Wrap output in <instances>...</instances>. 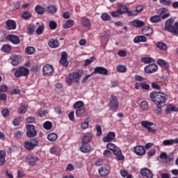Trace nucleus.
Masks as SVG:
<instances>
[{
  "mask_svg": "<svg viewBox=\"0 0 178 178\" xmlns=\"http://www.w3.org/2000/svg\"><path fill=\"white\" fill-rule=\"evenodd\" d=\"M88 124H89L88 121H86V122H83V123L81 124V128L83 130H86V129H88Z\"/></svg>",
  "mask_w": 178,
  "mask_h": 178,
  "instance_id": "338daca9",
  "label": "nucleus"
},
{
  "mask_svg": "<svg viewBox=\"0 0 178 178\" xmlns=\"http://www.w3.org/2000/svg\"><path fill=\"white\" fill-rule=\"evenodd\" d=\"M102 19L104 22H106V20H109L111 19V15H109L108 13H103L102 15Z\"/></svg>",
  "mask_w": 178,
  "mask_h": 178,
  "instance_id": "69168bd1",
  "label": "nucleus"
},
{
  "mask_svg": "<svg viewBox=\"0 0 178 178\" xmlns=\"http://www.w3.org/2000/svg\"><path fill=\"white\" fill-rule=\"evenodd\" d=\"M43 127L46 130H51L52 129V122L47 121L43 124Z\"/></svg>",
  "mask_w": 178,
  "mask_h": 178,
  "instance_id": "de8ad7c7",
  "label": "nucleus"
},
{
  "mask_svg": "<svg viewBox=\"0 0 178 178\" xmlns=\"http://www.w3.org/2000/svg\"><path fill=\"white\" fill-rule=\"evenodd\" d=\"M158 71V65L155 63L149 64L145 67V73H155V72Z\"/></svg>",
  "mask_w": 178,
  "mask_h": 178,
  "instance_id": "9d476101",
  "label": "nucleus"
},
{
  "mask_svg": "<svg viewBox=\"0 0 178 178\" xmlns=\"http://www.w3.org/2000/svg\"><path fill=\"white\" fill-rule=\"evenodd\" d=\"M159 2L161 5H164V6H170L172 5V1L170 0H159Z\"/></svg>",
  "mask_w": 178,
  "mask_h": 178,
  "instance_id": "864d4df0",
  "label": "nucleus"
},
{
  "mask_svg": "<svg viewBox=\"0 0 178 178\" xmlns=\"http://www.w3.org/2000/svg\"><path fill=\"white\" fill-rule=\"evenodd\" d=\"M134 42L138 44V42H147V37L144 35H138L134 38Z\"/></svg>",
  "mask_w": 178,
  "mask_h": 178,
  "instance_id": "393cba45",
  "label": "nucleus"
},
{
  "mask_svg": "<svg viewBox=\"0 0 178 178\" xmlns=\"http://www.w3.org/2000/svg\"><path fill=\"white\" fill-rule=\"evenodd\" d=\"M140 88L142 90H149V84L147 83V82H140Z\"/></svg>",
  "mask_w": 178,
  "mask_h": 178,
  "instance_id": "6e6d98bb",
  "label": "nucleus"
},
{
  "mask_svg": "<svg viewBox=\"0 0 178 178\" xmlns=\"http://www.w3.org/2000/svg\"><path fill=\"white\" fill-rule=\"evenodd\" d=\"M140 108L143 111H147L148 109V102L143 101L140 103Z\"/></svg>",
  "mask_w": 178,
  "mask_h": 178,
  "instance_id": "4d7b16f0",
  "label": "nucleus"
},
{
  "mask_svg": "<svg viewBox=\"0 0 178 178\" xmlns=\"http://www.w3.org/2000/svg\"><path fill=\"white\" fill-rule=\"evenodd\" d=\"M149 97L157 107L154 109V113L161 115L162 113V108L166 105L168 95L162 92L154 91L150 93Z\"/></svg>",
  "mask_w": 178,
  "mask_h": 178,
  "instance_id": "f257e3e1",
  "label": "nucleus"
},
{
  "mask_svg": "<svg viewBox=\"0 0 178 178\" xmlns=\"http://www.w3.org/2000/svg\"><path fill=\"white\" fill-rule=\"evenodd\" d=\"M109 106L111 111H117L119 108V102H118V97L116 96L111 95L110 98Z\"/></svg>",
  "mask_w": 178,
  "mask_h": 178,
  "instance_id": "0eeeda50",
  "label": "nucleus"
},
{
  "mask_svg": "<svg viewBox=\"0 0 178 178\" xmlns=\"http://www.w3.org/2000/svg\"><path fill=\"white\" fill-rule=\"evenodd\" d=\"M83 105L84 102H83L82 101H79L74 104V108H75V109H81Z\"/></svg>",
  "mask_w": 178,
  "mask_h": 178,
  "instance_id": "49530a36",
  "label": "nucleus"
},
{
  "mask_svg": "<svg viewBox=\"0 0 178 178\" xmlns=\"http://www.w3.org/2000/svg\"><path fill=\"white\" fill-rule=\"evenodd\" d=\"M151 23H159L161 22V15H154L149 19Z\"/></svg>",
  "mask_w": 178,
  "mask_h": 178,
  "instance_id": "e433bc0d",
  "label": "nucleus"
},
{
  "mask_svg": "<svg viewBox=\"0 0 178 178\" xmlns=\"http://www.w3.org/2000/svg\"><path fill=\"white\" fill-rule=\"evenodd\" d=\"M20 118H16L13 121V124L15 126H19L20 124Z\"/></svg>",
  "mask_w": 178,
  "mask_h": 178,
  "instance_id": "774afa93",
  "label": "nucleus"
},
{
  "mask_svg": "<svg viewBox=\"0 0 178 178\" xmlns=\"http://www.w3.org/2000/svg\"><path fill=\"white\" fill-rule=\"evenodd\" d=\"M42 70L44 76H52L54 74V67L51 65H44Z\"/></svg>",
  "mask_w": 178,
  "mask_h": 178,
  "instance_id": "1a4fd4ad",
  "label": "nucleus"
},
{
  "mask_svg": "<svg viewBox=\"0 0 178 178\" xmlns=\"http://www.w3.org/2000/svg\"><path fill=\"white\" fill-rule=\"evenodd\" d=\"M84 73V71L82 70H79L77 72L70 73L66 78V82L67 84H70V86H72V83H77L79 81V77H81Z\"/></svg>",
  "mask_w": 178,
  "mask_h": 178,
  "instance_id": "7ed1b4c3",
  "label": "nucleus"
},
{
  "mask_svg": "<svg viewBox=\"0 0 178 178\" xmlns=\"http://www.w3.org/2000/svg\"><path fill=\"white\" fill-rule=\"evenodd\" d=\"M7 40L15 45H19V44H20V38L15 35H8L7 36Z\"/></svg>",
  "mask_w": 178,
  "mask_h": 178,
  "instance_id": "4468645a",
  "label": "nucleus"
},
{
  "mask_svg": "<svg viewBox=\"0 0 178 178\" xmlns=\"http://www.w3.org/2000/svg\"><path fill=\"white\" fill-rule=\"evenodd\" d=\"M22 60V57L20 56H12L10 57V63L13 65V66H17L19 65V62Z\"/></svg>",
  "mask_w": 178,
  "mask_h": 178,
  "instance_id": "412c9836",
  "label": "nucleus"
},
{
  "mask_svg": "<svg viewBox=\"0 0 178 178\" xmlns=\"http://www.w3.org/2000/svg\"><path fill=\"white\" fill-rule=\"evenodd\" d=\"M35 11L36 12V13H38V15H44L46 10L40 5H38L35 7Z\"/></svg>",
  "mask_w": 178,
  "mask_h": 178,
  "instance_id": "2f4dec72",
  "label": "nucleus"
},
{
  "mask_svg": "<svg viewBox=\"0 0 178 178\" xmlns=\"http://www.w3.org/2000/svg\"><path fill=\"white\" fill-rule=\"evenodd\" d=\"M113 154L116 156L117 161H123L124 156L122 155V150L116 146V147L113 150Z\"/></svg>",
  "mask_w": 178,
  "mask_h": 178,
  "instance_id": "2eb2a0df",
  "label": "nucleus"
},
{
  "mask_svg": "<svg viewBox=\"0 0 178 178\" xmlns=\"http://www.w3.org/2000/svg\"><path fill=\"white\" fill-rule=\"evenodd\" d=\"M37 161H38V157L37 156H29L26 159V162H28L30 166L37 165Z\"/></svg>",
  "mask_w": 178,
  "mask_h": 178,
  "instance_id": "dca6fc26",
  "label": "nucleus"
},
{
  "mask_svg": "<svg viewBox=\"0 0 178 178\" xmlns=\"http://www.w3.org/2000/svg\"><path fill=\"white\" fill-rule=\"evenodd\" d=\"M90 149H91V147H90V145L87 144L83 143V145L81 146V152H84L85 154H87V152H89Z\"/></svg>",
  "mask_w": 178,
  "mask_h": 178,
  "instance_id": "72a5a7b5",
  "label": "nucleus"
},
{
  "mask_svg": "<svg viewBox=\"0 0 178 178\" xmlns=\"http://www.w3.org/2000/svg\"><path fill=\"white\" fill-rule=\"evenodd\" d=\"M59 151H60V149L56 146H54L50 149V152L53 155H58V154H59Z\"/></svg>",
  "mask_w": 178,
  "mask_h": 178,
  "instance_id": "79ce46f5",
  "label": "nucleus"
},
{
  "mask_svg": "<svg viewBox=\"0 0 178 178\" xmlns=\"http://www.w3.org/2000/svg\"><path fill=\"white\" fill-rule=\"evenodd\" d=\"M156 48L161 49V51H168V45L163 42H158L156 44Z\"/></svg>",
  "mask_w": 178,
  "mask_h": 178,
  "instance_id": "cd10ccee",
  "label": "nucleus"
},
{
  "mask_svg": "<svg viewBox=\"0 0 178 178\" xmlns=\"http://www.w3.org/2000/svg\"><path fill=\"white\" fill-rule=\"evenodd\" d=\"M176 111L177 110H176V107H175V106L170 105L167 107L165 110V113L168 115V113H171V112Z\"/></svg>",
  "mask_w": 178,
  "mask_h": 178,
  "instance_id": "c03bdc74",
  "label": "nucleus"
},
{
  "mask_svg": "<svg viewBox=\"0 0 178 178\" xmlns=\"http://www.w3.org/2000/svg\"><path fill=\"white\" fill-rule=\"evenodd\" d=\"M134 12H135V15H132L131 16H137L138 13H141V12H143V6H138L136 8V10H134L131 11L132 13Z\"/></svg>",
  "mask_w": 178,
  "mask_h": 178,
  "instance_id": "ea45409f",
  "label": "nucleus"
},
{
  "mask_svg": "<svg viewBox=\"0 0 178 178\" xmlns=\"http://www.w3.org/2000/svg\"><path fill=\"white\" fill-rule=\"evenodd\" d=\"M123 13H124V12L122 11V10L120 8H119L115 11H113L111 13V16L113 17H119V16H122V15H123Z\"/></svg>",
  "mask_w": 178,
  "mask_h": 178,
  "instance_id": "473e14b6",
  "label": "nucleus"
},
{
  "mask_svg": "<svg viewBox=\"0 0 178 178\" xmlns=\"http://www.w3.org/2000/svg\"><path fill=\"white\" fill-rule=\"evenodd\" d=\"M5 158H6V153L3 150H0V166L5 165Z\"/></svg>",
  "mask_w": 178,
  "mask_h": 178,
  "instance_id": "c756f323",
  "label": "nucleus"
},
{
  "mask_svg": "<svg viewBox=\"0 0 178 178\" xmlns=\"http://www.w3.org/2000/svg\"><path fill=\"white\" fill-rule=\"evenodd\" d=\"M1 114H2V116H3V118H8V116L10 115V111H9V109L5 108L2 110Z\"/></svg>",
  "mask_w": 178,
  "mask_h": 178,
  "instance_id": "13d9d810",
  "label": "nucleus"
},
{
  "mask_svg": "<svg viewBox=\"0 0 178 178\" xmlns=\"http://www.w3.org/2000/svg\"><path fill=\"white\" fill-rule=\"evenodd\" d=\"M157 63H158V65H159V66H161V67H165V69L168 68V67L169 66L168 63L165 60H163V59H159L157 60Z\"/></svg>",
  "mask_w": 178,
  "mask_h": 178,
  "instance_id": "4c0bfd02",
  "label": "nucleus"
},
{
  "mask_svg": "<svg viewBox=\"0 0 178 178\" xmlns=\"http://www.w3.org/2000/svg\"><path fill=\"white\" fill-rule=\"evenodd\" d=\"M118 9H121V12L122 13V15H127V16L131 17L132 15H136V12L131 13V10H129V8H127V6L123 5L122 3L118 4Z\"/></svg>",
  "mask_w": 178,
  "mask_h": 178,
  "instance_id": "6e6552de",
  "label": "nucleus"
},
{
  "mask_svg": "<svg viewBox=\"0 0 178 178\" xmlns=\"http://www.w3.org/2000/svg\"><path fill=\"white\" fill-rule=\"evenodd\" d=\"M140 174L142 175V176H145L147 178L154 177V174H152L151 170L147 168H142L140 170Z\"/></svg>",
  "mask_w": 178,
  "mask_h": 178,
  "instance_id": "f3484780",
  "label": "nucleus"
},
{
  "mask_svg": "<svg viewBox=\"0 0 178 178\" xmlns=\"http://www.w3.org/2000/svg\"><path fill=\"white\" fill-rule=\"evenodd\" d=\"M142 32H143V34H144V35H147L148 37L152 35V33H154V29H152V28L149 26H145L142 29Z\"/></svg>",
  "mask_w": 178,
  "mask_h": 178,
  "instance_id": "b1692460",
  "label": "nucleus"
},
{
  "mask_svg": "<svg viewBox=\"0 0 178 178\" xmlns=\"http://www.w3.org/2000/svg\"><path fill=\"white\" fill-rule=\"evenodd\" d=\"M42 33H44V25H40L36 29V33L38 34V35H40L42 34Z\"/></svg>",
  "mask_w": 178,
  "mask_h": 178,
  "instance_id": "052dcab7",
  "label": "nucleus"
},
{
  "mask_svg": "<svg viewBox=\"0 0 178 178\" xmlns=\"http://www.w3.org/2000/svg\"><path fill=\"white\" fill-rule=\"evenodd\" d=\"M161 12L159 14V16H161V19H162L163 20H165V19H168L169 16H170V13H166L168 12V9L166 8H161ZM165 13V14H163Z\"/></svg>",
  "mask_w": 178,
  "mask_h": 178,
  "instance_id": "bb28decb",
  "label": "nucleus"
},
{
  "mask_svg": "<svg viewBox=\"0 0 178 178\" xmlns=\"http://www.w3.org/2000/svg\"><path fill=\"white\" fill-rule=\"evenodd\" d=\"M115 137H116L115 132H108L107 136L103 138V141L104 143H111L112 140L115 139Z\"/></svg>",
  "mask_w": 178,
  "mask_h": 178,
  "instance_id": "a211bd4d",
  "label": "nucleus"
},
{
  "mask_svg": "<svg viewBox=\"0 0 178 178\" xmlns=\"http://www.w3.org/2000/svg\"><path fill=\"white\" fill-rule=\"evenodd\" d=\"M99 173L102 177H105V176L109 175V169L106 166H103L99 169Z\"/></svg>",
  "mask_w": 178,
  "mask_h": 178,
  "instance_id": "5701e85b",
  "label": "nucleus"
},
{
  "mask_svg": "<svg viewBox=\"0 0 178 178\" xmlns=\"http://www.w3.org/2000/svg\"><path fill=\"white\" fill-rule=\"evenodd\" d=\"M141 125L143 127L146 129L149 133H155L156 131V129H155V127H156V124H154L153 122H149L148 121H142Z\"/></svg>",
  "mask_w": 178,
  "mask_h": 178,
  "instance_id": "39448f33",
  "label": "nucleus"
},
{
  "mask_svg": "<svg viewBox=\"0 0 178 178\" xmlns=\"http://www.w3.org/2000/svg\"><path fill=\"white\" fill-rule=\"evenodd\" d=\"M91 140H92V134L88 132L82 138V143L83 144H88V143H91Z\"/></svg>",
  "mask_w": 178,
  "mask_h": 178,
  "instance_id": "aec40b11",
  "label": "nucleus"
},
{
  "mask_svg": "<svg viewBox=\"0 0 178 178\" xmlns=\"http://www.w3.org/2000/svg\"><path fill=\"white\" fill-rule=\"evenodd\" d=\"M95 129L97 131L96 136H97V137L102 136V129L101 128V125L97 124L95 127Z\"/></svg>",
  "mask_w": 178,
  "mask_h": 178,
  "instance_id": "603ef678",
  "label": "nucleus"
},
{
  "mask_svg": "<svg viewBox=\"0 0 178 178\" xmlns=\"http://www.w3.org/2000/svg\"><path fill=\"white\" fill-rule=\"evenodd\" d=\"M29 74H30V70H29V69L24 67H20L16 70L14 76L17 79H19V77L22 76L27 77Z\"/></svg>",
  "mask_w": 178,
  "mask_h": 178,
  "instance_id": "20e7f679",
  "label": "nucleus"
},
{
  "mask_svg": "<svg viewBox=\"0 0 178 178\" xmlns=\"http://www.w3.org/2000/svg\"><path fill=\"white\" fill-rule=\"evenodd\" d=\"M86 113H87V111L84 107H82L81 108H77L76 110V115L77 118H81V116H86Z\"/></svg>",
  "mask_w": 178,
  "mask_h": 178,
  "instance_id": "a878e982",
  "label": "nucleus"
},
{
  "mask_svg": "<svg viewBox=\"0 0 178 178\" xmlns=\"http://www.w3.org/2000/svg\"><path fill=\"white\" fill-rule=\"evenodd\" d=\"M11 50L12 47L9 44H4L1 48L3 52H10Z\"/></svg>",
  "mask_w": 178,
  "mask_h": 178,
  "instance_id": "8fccbe9b",
  "label": "nucleus"
},
{
  "mask_svg": "<svg viewBox=\"0 0 178 178\" xmlns=\"http://www.w3.org/2000/svg\"><path fill=\"white\" fill-rule=\"evenodd\" d=\"M6 24L7 26V30H15L16 29V22L12 19H8Z\"/></svg>",
  "mask_w": 178,
  "mask_h": 178,
  "instance_id": "4be33fe9",
  "label": "nucleus"
},
{
  "mask_svg": "<svg viewBox=\"0 0 178 178\" xmlns=\"http://www.w3.org/2000/svg\"><path fill=\"white\" fill-rule=\"evenodd\" d=\"M94 59H95V57H90L88 59H86L84 63V66H88V65H91L92 62H94Z\"/></svg>",
  "mask_w": 178,
  "mask_h": 178,
  "instance_id": "bf43d9fd",
  "label": "nucleus"
},
{
  "mask_svg": "<svg viewBox=\"0 0 178 178\" xmlns=\"http://www.w3.org/2000/svg\"><path fill=\"white\" fill-rule=\"evenodd\" d=\"M92 74H102L103 76H106V74H108V70L103 67H96L94 69Z\"/></svg>",
  "mask_w": 178,
  "mask_h": 178,
  "instance_id": "f8f14e48",
  "label": "nucleus"
},
{
  "mask_svg": "<svg viewBox=\"0 0 178 178\" xmlns=\"http://www.w3.org/2000/svg\"><path fill=\"white\" fill-rule=\"evenodd\" d=\"M35 30V28L34 27V26L31 25L29 26V27H28L27 33L31 35L34 34Z\"/></svg>",
  "mask_w": 178,
  "mask_h": 178,
  "instance_id": "0e129e2a",
  "label": "nucleus"
},
{
  "mask_svg": "<svg viewBox=\"0 0 178 178\" xmlns=\"http://www.w3.org/2000/svg\"><path fill=\"white\" fill-rule=\"evenodd\" d=\"M49 27L51 30H55L56 27H58V24H56L55 21H51L49 23Z\"/></svg>",
  "mask_w": 178,
  "mask_h": 178,
  "instance_id": "5fc2aeb1",
  "label": "nucleus"
},
{
  "mask_svg": "<svg viewBox=\"0 0 178 178\" xmlns=\"http://www.w3.org/2000/svg\"><path fill=\"white\" fill-rule=\"evenodd\" d=\"M49 46L50 48H58L59 47V41L58 40L51 39L49 41Z\"/></svg>",
  "mask_w": 178,
  "mask_h": 178,
  "instance_id": "7c9ffc66",
  "label": "nucleus"
},
{
  "mask_svg": "<svg viewBox=\"0 0 178 178\" xmlns=\"http://www.w3.org/2000/svg\"><path fill=\"white\" fill-rule=\"evenodd\" d=\"M24 147L26 148V149H29V151L34 149V146L31 142L29 141H26L24 143Z\"/></svg>",
  "mask_w": 178,
  "mask_h": 178,
  "instance_id": "37998d69",
  "label": "nucleus"
},
{
  "mask_svg": "<svg viewBox=\"0 0 178 178\" xmlns=\"http://www.w3.org/2000/svg\"><path fill=\"white\" fill-rule=\"evenodd\" d=\"M47 12L50 15H54L56 12H58V8L55 6L49 5L47 7Z\"/></svg>",
  "mask_w": 178,
  "mask_h": 178,
  "instance_id": "c85d7f7f",
  "label": "nucleus"
},
{
  "mask_svg": "<svg viewBox=\"0 0 178 178\" xmlns=\"http://www.w3.org/2000/svg\"><path fill=\"white\" fill-rule=\"evenodd\" d=\"M175 23L173 18H170L165 21L164 29L165 31L172 33L175 35H178V22Z\"/></svg>",
  "mask_w": 178,
  "mask_h": 178,
  "instance_id": "f03ea898",
  "label": "nucleus"
},
{
  "mask_svg": "<svg viewBox=\"0 0 178 178\" xmlns=\"http://www.w3.org/2000/svg\"><path fill=\"white\" fill-rule=\"evenodd\" d=\"M73 24H74V21H73V19H68L63 25V27L65 29H70V27H72Z\"/></svg>",
  "mask_w": 178,
  "mask_h": 178,
  "instance_id": "58836bf2",
  "label": "nucleus"
},
{
  "mask_svg": "<svg viewBox=\"0 0 178 178\" xmlns=\"http://www.w3.org/2000/svg\"><path fill=\"white\" fill-rule=\"evenodd\" d=\"M127 67L124 65H118L117 66V71L119 72V73H125L127 72Z\"/></svg>",
  "mask_w": 178,
  "mask_h": 178,
  "instance_id": "a18cd8bd",
  "label": "nucleus"
},
{
  "mask_svg": "<svg viewBox=\"0 0 178 178\" xmlns=\"http://www.w3.org/2000/svg\"><path fill=\"white\" fill-rule=\"evenodd\" d=\"M25 112H27V107L22 105L18 109V113H19V115H23Z\"/></svg>",
  "mask_w": 178,
  "mask_h": 178,
  "instance_id": "3c124183",
  "label": "nucleus"
},
{
  "mask_svg": "<svg viewBox=\"0 0 178 178\" xmlns=\"http://www.w3.org/2000/svg\"><path fill=\"white\" fill-rule=\"evenodd\" d=\"M47 139L49 140V141L51 142L56 141V140H58V135H56V134L55 133L49 134L47 136Z\"/></svg>",
  "mask_w": 178,
  "mask_h": 178,
  "instance_id": "f704fd0d",
  "label": "nucleus"
},
{
  "mask_svg": "<svg viewBox=\"0 0 178 178\" xmlns=\"http://www.w3.org/2000/svg\"><path fill=\"white\" fill-rule=\"evenodd\" d=\"M22 19H24V20H28V19H30L31 17V13L29 11H25L22 15Z\"/></svg>",
  "mask_w": 178,
  "mask_h": 178,
  "instance_id": "09e8293b",
  "label": "nucleus"
},
{
  "mask_svg": "<svg viewBox=\"0 0 178 178\" xmlns=\"http://www.w3.org/2000/svg\"><path fill=\"white\" fill-rule=\"evenodd\" d=\"M130 24L131 26H133L134 27L138 29V27H143V26H145V22H144L142 20L135 19L134 21H131L130 22Z\"/></svg>",
  "mask_w": 178,
  "mask_h": 178,
  "instance_id": "6ab92c4d",
  "label": "nucleus"
},
{
  "mask_svg": "<svg viewBox=\"0 0 178 178\" xmlns=\"http://www.w3.org/2000/svg\"><path fill=\"white\" fill-rule=\"evenodd\" d=\"M60 63L62 66H64V67H67V66H69V61H67V53H66V51H63L61 53Z\"/></svg>",
  "mask_w": 178,
  "mask_h": 178,
  "instance_id": "9b49d317",
  "label": "nucleus"
},
{
  "mask_svg": "<svg viewBox=\"0 0 178 178\" xmlns=\"http://www.w3.org/2000/svg\"><path fill=\"white\" fill-rule=\"evenodd\" d=\"M26 137L29 138H33L37 136V131H35V127L33 124L26 125Z\"/></svg>",
  "mask_w": 178,
  "mask_h": 178,
  "instance_id": "423d86ee",
  "label": "nucleus"
},
{
  "mask_svg": "<svg viewBox=\"0 0 178 178\" xmlns=\"http://www.w3.org/2000/svg\"><path fill=\"white\" fill-rule=\"evenodd\" d=\"M81 24L84 27H90L91 22L88 18L83 17L81 19Z\"/></svg>",
  "mask_w": 178,
  "mask_h": 178,
  "instance_id": "c9c22d12",
  "label": "nucleus"
},
{
  "mask_svg": "<svg viewBox=\"0 0 178 178\" xmlns=\"http://www.w3.org/2000/svg\"><path fill=\"white\" fill-rule=\"evenodd\" d=\"M163 145H173L175 144V142L173 140V139H170V140H165L163 142Z\"/></svg>",
  "mask_w": 178,
  "mask_h": 178,
  "instance_id": "680f3d73",
  "label": "nucleus"
},
{
  "mask_svg": "<svg viewBox=\"0 0 178 178\" xmlns=\"http://www.w3.org/2000/svg\"><path fill=\"white\" fill-rule=\"evenodd\" d=\"M134 152L136 154V155H138L139 156H143V155H145V147L143 146H136L134 147Z\"/></svg>",
  "mask_w": 178,
  "mask_h": 178,
  "instance_id": "ddd939ff",
  "label": "nucleus"
},
{
  "mask_svg": "<svg viewBox=\"0 0 178 178\" xmlns=\"http://www.w3.org/2000/svg\"><path fill=\"white\" fill-rule=\"evenodd\" d=\"M152 60V58L151 57H143L141 59V61L143 62V63H151Z\"/></svg>",
  "mask_w": 178,
  "mask_h": 178,
  "instance_id": "e2e57ef3",
  "label": "nucleus"
},
{
  "mask_svg": "<svg viewBox=\"0 0 178 178\" xmlns=\"http://www.w3.org/2000/svg\"><path fill=\"white\" fill-rule=\"evenodd\" d=\"M25 52L28 55H33V54H34V52H35V48H34L33 47H28L25 49Z\"/></svg>",
  "mask_w": 178,
  "mask_h": 178,
  "instance_id": "a19ab883",
  "label": "nucleus"
}]
</instances>
